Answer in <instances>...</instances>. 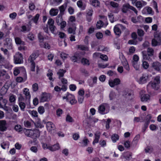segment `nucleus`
<instances>
[{"instance_id":"1","label":"nucleus","mask_w":161,"mask_h":161,"mask_svg":"<svg viewBox=\"0 0 161 161\" xmlns=\"http://www.w3.org/2000/svg\"><path fill=\"white\" fill-rule=\"evenodd\" d=\"M160 82V77H155L153 81L150 82L147 86V88L148 91L151 89L158 90L159 88V84Z\"/></svg>"},{"instance_id":"2","label":"nucleus","mask_w":161,"mask_h":161,"mask_svg":"<svg viewBox=\"0 0 161 161\" xmlns=\"http://www.w3.org/2000/svg\"><path fill=\"white\" fill-rule=\"evenodd\" d=\"M24 133L27 136L33 138H37L40 136L39 131L36 129L31 130L25 129Z\"/></svg>"},{"instance_id":"3","label":"nucleus","mask_w":161,"mask_h":161,"mask_svg":"<svg viewBox=\"0 0 161 161\" xmlns=\"http://www.w3.org/2000/svg\"><path fill=\"white\" fill-rule=\"evenodd\" d=\"M136 80L138 84L140 85L146 84L149 80V76L147 74H142Z\"/></svg>"},{"instance_id":"4","label":"nucleus","mask_w":161,"mask_h":161,"mask_svg":"<svg viewBox=\"0 0 161 161\" xmlns=\"http://www.w3.org/2000/svg\"><path fill=\"white\" fill-rule=\"evenodd\" d=\"M109 106V105L106 103L101 104L98 108V112L102 114L107 113L108 112Z\"/></svg>"},{"instance_id":"5","label":"nucleus","mask_w":161,"mask_h":161,"mask_svg":"<svg viewBox=\"0 0 161 161\" xmlns=\"http://www.w3.org/2000/svg\"><path fill=\"white\" fill-rule=\"evenodd\" d=\"M132 4L135 5L137 8L140 9L146 5L147 3L142 0H130Z\"/></svg>"},{"instance_id":"6","label":"nucleus","mask_w":161,"mask_h":161,"mask_svg":"<svg viewBox=\"0 0 161 161\" xmlns=\"http://www.w3.org/2000/svg\"><path fill=\"white\" fill-rule=\"evenodd\" d=\"M63 99H66L67 102H69L72 105L74 104L77 102L74 96L69 93H67L65 96L63 97Z\"/></svg>"},{"instance_id":"7","label":"nucleus","mask_w":161,"mask_h":161,"mask_svg":"<svg viewBox=\"0 0 161 161\" xmlns=\"http://www.w3.org/2000/svg\"><path fill=\"white\" fill-rule=\"evenodd\" d=\"M152 44L153 46H156L161 45V36L158 33L154 35V38L152 41Z\"/></svg>"},{"instance_id":"8","label":"nucleus","mask_w":161,"mask_h":161,"mask_svg":"<svg viewBox=\"0 0 161 161\" xmlns=\"http://www.w3.org/2000/svg\"><path fill=\"white\" fill-rule=\"evenodd\" d=\"M14 63L16 64H20L23 62V57L21 53L17 52L14 56Z\"/></svg>"},{"instance_id":"9","label":"nucleus","mask_w":161,"mask_h":161,"mask_svg":"<svg viewBox=\"0 0 161 161\" xmlns=\"http://www.w3.org/2000/svg\"><path fill=\"white\" fill-rule=\"evenodd\" d=\"M145 92L144 90H142L140 92V98L142 102H146L150 99V96L147 94H145Z\"/></svg>"},{"instance_id":"10","label":"nucleus","mask_w":161,"mask_h":161,"mask_svg":"<svg viewBox=\"0 0 161 161\" xmlns=\"http://www.w3.org/2000/svg\"><path fill=\"white\" fill-rule=\"evenodd\" d=\"M120 82L121 81L119 78H116L113 80H109L108 81V84L111 87H113L120 84Z\"/></svg>"},{"instance_id":"11","label":"nucleus","mask_w":161,"mask_h":161,"mask_svg":"<svg viewBox=\"0 0 161 161\" xmlns=\"http://www.w3.org/2000/svg\"><path fill=\"white\" fill-rule=\"evenodd\" d=\"M152 68L154 70L161 72V64L158 61L153 62L151 64Z\"/></svg>"},{"instance_id":"12","label":"nucleus","mask_w":161,"mask_h":161,"mask_svg":"<svg viewBox=\"0 0 161 161\" xmlns=\"http://www.w3.org/2000/svg\"><path fill=\"white\" fill-rule=\"evenodd\" d=\"M4 45L6 46L9 49H11L13 48L12 41L10 38H6L5 40Z\"/></svg>"},{"instance_id":"13","label":"nucleus","mask_w":161,"mask_h":161,"mask_svg":"<svg viewBox=\"0 0 161 161\" xmlns=\"http://www.w3.org/2000/svg\"><path fill=\"white\" fill-rule=\"evenodd\" d=\"M50 99L49 94L43 93H42L41 96L40 100L42 102H44L48 101L50 100Z\"/></svg>"},{"instance_id":"14","label":"nucleus","mask_w":161,"mask_h":161,"mask_svg":"<svg viewBox=\"0 0 161 161\" xmlns=\"http://www.w3.org/2000/svg\"><path fill=\"white\" fill-rule=\"evenodd\" d=\"M91 79L88 80V83L90 86L92 87L94 84H96L97 81V77L96 76H94L91 77Z\"/></svg>"},{"instance_id":"15","label":"nucleus","mask_w":161,"mask_h":161,"mask_svg":"<svg viewBox=\"0 0 161 161\" xmlns=\"http://www.w3.org/2000/svg\"><path fill=\"white\" fill-rule=\"evenodd\" d=\"M20 71L22 72L24 74L26 73L25 68L24 67H22L17 68H16L14 72V75H15L16 76L20 73Z\"/></svg>"},{"instance_id":"16","label":"nucleus","mask_w":161,"mask_h":161,"mask_svg":"<svg viewBox=\"0 0 161 161\" xmlns=\"http://www.w3.org/2000/svg\"><path fill=\"white\" fill-rule=\"evenodd\" d=\"M23 91L24 94L25 95L26 99L29 101L31 98V95L29 89L26 88H24Z\"/></svg>"},{"instance_id":"17","label":"nucleus","mask_w":161,"mask_h":161,"mask_svg":"<svg viewBox=\"0 0 161 161\" xmlns=\"http://www.w3.org/2000/svg\"><path fill=\"white\" fill-rule=\"evenodd\" d=\"M6 123L5 121L4 120L0 121V130L2 131H5L7 128L6 126Z\"/></svg>"},{"instance_id":"18","label":"nucleus","mask_w":161,"mask_h":161,"mask_svg":"<svg viewBox=\"0 0 161 161\" xmlns=\"http://www.w3.org/2000/svg\"><path fill=\"white\" fill-rule=\"evenodd\" d=\"M47 129L49 131L54 130L55 128L54 125L51 122H48L46 124Z\"/></svg>"},{"instance_id":"19","label":"nucleus","mask_w":161,"mask_h":161,"mask_svg":"<svg viewBox=\"0 0 161 161\" xmlns=\"http://www.w3.org/2000/svg\"><path fill=\"white\" fill-rule=\"evenodd\" d=\"M122 57L123 58V60L122 62V65L124 66L125 68L127 71H129L130 70V68L129 65L127 60L125 59V58L123 57V55H122Z\"/></svg>"},{"instance_id":"20","label":"nucleus","mask_w":161,"mask_h":161,"mask_svg":"<svg viewBox=\"0 0 161 161\" xmlns=\"http://www.w3.org/2000/svg\"><path fill=\"white\" fill-rule=\"evenodd\" d=\"M121 25H115L114 27V31L116 35L119 36L121 33V31L119 27L121 26Z\"/></svg>"},{"instance_id":"21","label":"nucleus","mask_w":161,"mask_h":161,"mask_svg":"<svg viewBox=\"0 0 161 161\" xmlns=\"http://www.w3.org/2000/svg\"><path fill=\"white\" fill-rule=\"evenodd\" d=\"M91 4L95 7H99L100 5L99 1L98 0H90Z\"/></svg>"},{"instance_id":"22","label":"nucleus","mask_w":161,"mask_h":161,"mask_svg":"<svg viewBox=\"0 0 161 161\" xmlns=\"http://www.w3.org/2000/svg\"><path fill=\"white\" fill-rule=\"evenodd\" d=\"M130 5L129 3H125L123 5L122 8V11L123 12L126 13L129 9H130Z\"/></svg>"},{"instance_id":"23","label":"nucleus","mask_w":161,"mask_h":161,"mask_svg":"<svg viewBox=\"0 0 161 161\" xmlns=\"http://www.w3.org/2000/svg\"><path fill=\"white\" fill-rule=\"evenodd\" d=\"M60 148L59 144L57 143L56 144L50 146L49 147V150L51 151H54L59 149Z\"/></svg>"},{"instance_id":"24","label":"nucleus","mask_w":161,"mask_h":161,"mask_svg":"<svg viewBox=\"0 0 161 161\" xmlns=\"http://www.w3.org/2000/svg\"><path fill=\"white\" fill-rule=\"evenodd\" d=\"M108 24V23L107 22L103 24V22L101 20H99L97 22L96 26L97 29H100L102 27H106Z\"/></svg>"},{"instance_id":"25","label":"nucleus","mask_w":161,"mask_h":161,"mask_svg":"<svg viewBox=\"0 0 161 161\" xmlns=\"http://www.w3.org/2000/svg\"><path fill=\"white\" fill-rule=\"evenodd\" d=\"M0 145L3 149H5L9 148V144L8 142L3 141L0 143Z\"/></svg>"},{"instance_id":"26","label":"nucleus","mask_w":161,"mask_h":161,"mask_svg":"<svg viewBox=\"0 0 161 161\" xmlns=\"http://www.w3.org/2000/svg\"><path fill=\"white\" fill-rule=\"evenodd\" d=\"M76 29V26L75 25L69 28L68 31L69 33L72 34L74 35L76 33L75 31Z\"/></svg>"},{"instance_id":"27","label":"nucleus","mask_w":161,"mask_h":161,"mask_svg":"<svg viewBox=\"0 0 161 161\" xmlns=\"http://www.w3.org/2000/svg\"><path fill=\"white\" fill-rule=\"evenodd\" d=\"M109 3L111 6L114 8H117L119 7V4L117 3L114 1H110L109 2L108 1H106L105 3V4L107 5Z\"/></svg>"},{"instance_id":"28","label":"nucleus","mask_w":161,"mask_h":161,"mask_svg":"<svg viewBox=\"0 0 161 161\" xmlns=\"http://www.w3.org/2000/svg\"><path fill=\"white\" fill-rule=\"evenodd\" d=\"M29 114L32 117L36 118L38 116V114L37 112L35 110H29L28 111Z\"/></svg>"},{"instance_id":"29","label":"nucleus","mask_w":161,"mask_h":161,"mask_svg":"<svg viewBox=\"0 0 161 161\" xmlns=\"http://www.w3.org/2000/svg\"><path fill=\"white\" fill-rule=\"evenodd\" d=\"M36 57V54H32L29 58L28 59V62L31 63H34V60L35 59Z\"/></svg>"},{"instance_id":"30","label":"nucleus","mask_w":161,"mask_h":161,"mask_svg":"<svg viewBox=\"0 0 161 161\" xmlns=\"http://www.w3.org/2000/svg\"><path fill=\"white\" fill-rule=\"evenodd\" d=\"M100 134L99 132H97L95 134V139L93 142V144H94L98 142L100 138Z\"/></svg>"},{"instance_id":"31","label":"nucleus","mask_w":161,"mask_h":161,"mask_svg":"<svg viewBox=\"0 0 161 161\" xmlns=\"http://www.w3.org/2000/svg\"><path fill=\"white\" fill-rule=\"evenodd\" d=\"M77 5L78 7L81 10H83L85 9V6L83 4V3L81 0H78L77 2Z\"/></svg>"},{"instance_id":"32","label":"nucleus","mask_w":161,"mask_h":161,"mask_svg":"<svg viewBox=\"0 0 161 161\" xmlns=\"http://www.w3.org/2000/svg\"><path fill=\"white\" fill-rule=\"evenodd\" d=\"M147 11V13L149 14L152 13V8L150 7H146L144 8L142 10V13L143 14H145V11Z\"/></svg>"},{"instance_id":"33","label":"nucleus","mask_w":161,"mask_h":161,"mask_svg":"<svg viewBox=\"0 0 161 161\" xmlns=\"http://www.w3.org/2000/svg\"><path fill=\"white\" fill-rule=\"evenodd\" d=\"M58 12V9L52 8L50 11V14L52 16H54L57 14Z\"/></svg>"},{"instance_id":"34","label":"nucleus","mask_w":161,"mask_h":161,"mask_svg":"<svg viewBox=\"0 0 161 161\" xmlns=\"http://www.w3.org/2000/svg\"><path fill=\"white\" fill-rule=\"evenodd\" d=\"M65 72L66 71L63 69H60L57 72V74L59 78L60 79L61 77H63Z\"/></svg>"},{"instance_id":"35","label":"nucleus","mask_w":161,"mask_h":161,"mask_svg":"<svg viewBox=\"0 0 161 161\" xmlns=\"http://www.w3.org/2000/svg\"><path fill=\"white\" fill-rule=\"evenodd\" d=\"M15 41L17 44L24 45L25 42L22 41L21 39L19 37H16L15 38Z\"/></svg>"},{"instance_id":"36","label":"nucleus","mask_w":161,"mask_h":161,"mask_svg":"<svg viewBox=\"0 0 161 161\" xmlns=\"http://www.w3.org/2000/svg\"><path fill=\"white\" fill-rule=\"evenodd\" d=\"M116 95L115 92L111 91L109 94V97L110 100H114L116 98Z\"/></svg>"},{"instance_id":"37","label":"nucleus","mask_w":161,"mask_h":161,"mask_svg":"<svg viewBox=\"0 0 161 161\" xmlns=\"http://www.w3.org/2000/svg\"><path fill=\"white\" fill-rule=\"evenodd\" d=\"M89 142V141L86 138H84L82 142H80V143L81 144L82 146L86 147V146Z\"/></svg>"},{"instance_id":"38","label":"nucleus","mask_w":161,"mask_h":161,"mask_svg":"<svg viewBox=\"0 0 161 161\" xmlns=\"http://www.w3.org/2000/svg\"><path fill=\"white\" fill-rule=\"evenodd\" d=\"M140 135H137L135 136L133 139L132 143L134 144L135 146H136L137 144L138 141L140 138Z\"/></svg>"},{"instance_id":"39","label":"nucleus","mask_w":161,"mask_h":161,"mask_svg":"<svg viewBox=\"0 0 161 161\" xmlns=\"http://www.w3.org/2000/svg\"><path fill=\"white\" fill-rule=\"evenodd\" d=\"M81 62L84 65H89L90 64L89 60L85 58H83L82 59Z\"/></svg>"},{"instance_id":"40","label":"nucleus","mask_w":161,"mask_h":161,"mask_svg":"<svg viewBox=\"0 0 161 161\" xmlns=\"http://www.w3.org/2000/svg\"><path fill=\"white\" fill-rule=\"evenodd\" d=\"M119 139V136L116 134L113 135L111 137V139L113 142H115Z\"/></svg>"},{"instance_id":"41","label":"nucleus","mask_w":161,"mask_h":161,"mask_svg":"<svg viewBox=\"0 0 161 161\" xmlns=\"http://www.w3.org/2000/svg\"><path fill=\"white\" fill-rule=\"evenodd\" d=\"M66 121L68 122H73L74 121V119L69 114L66 115Z\"/></svg>"},{"instance_id":"42","label":"nucleus","mask_w":161,"mask_h":161,"mask_svg":"<svg viewBox=\"0 0 161 161\" xmlns=\"http://www.w3.org/2000/svg\"><path fill=\"white\" fill-rule=\"evenodd\" d=\"M132 65L134 69L136 70H138L139 69L140 65L138 62L132 63Z\"/></svg>"},{"instance_id":"43","label":"nucleus","mask_w":161,"mask_h":161,"mask_svg":"<svg viewBox=\"0 0 161 161\" xmlns=\"http://www.w3.org/2000/svg\"><path fill=\"white\" fill-rule=\"evenodd\" d=\"M62 21V18L61 15H59L56 18V22L58 25H60V23Z\"/></svg>"},{"instance_id":"44","label":"nucleus","mask_w":161,"mask_h":161,"mask_svg":"<svg viewBox=\"0 0 161 161\" xmlns=\"http://www.w3.org/2000/svg\"><path fill=\"white\" fill-rule=\"evenodd\" d=\"M19 105L21 110L24 111L25 107V103L24 102H20L19 103Z\"/></svg>"},{"instance_id":"45","label":"nucleus","mask_w":161,"mask_h":161,"mask_svg":"<svg viewBox=\"0 0 161 161\" xmlns=\"http://www.w3.org/2000/svg\"><path fill=\"white\" fill-rule=\"evenodd\" d=\"M139 59V56L135 54L133 56L132 63L138 62Z\"/></svg>"},{"instance_id":"46","label":"nucleus","mask_w":161,"mask_h":161,"mask_svg":"<svg viewBox=\"0 0 161 161\" xmlns=\"http://www.w3.org/2000/svg\"><path fill=\"white\" fill-rule=\"evenodd\" d=\"M66 5H62L59 7V9L60 11V14H64V11L66 8Z\"/></svg>"},{"instance_id":"47","label":"nucleus","mask_w":161,"mask_h":161,"mask_svg":"<svg viewBox=\"0 0 161 161\" xmlns=\"http://www.w3.org/2000/svg\"><path fill=\"white\" fill-rule=\"evenodd\" d=\"M142 67L145 69H148L149 66V64L147 62L145 61L142 62Z\"/></svg>"},{"instance_id":"48","label":"nucleus","mask_w":161,"mask_h":161,"mask_svg":"<svg viewBox=\"0 0 161 161\" xmlns=\"http://www.w3.org/2000/svg\"><path fill=\"white\" fill-rule=\"evenodd\" d=\"M39 16V14H37L32 19V20H33L35 23L37 24V23Z\"/></svg>"},{"instance_id":"49","label":"nucleus","mask_w":161,"mask_h":161,"mask_svg":"<svg viewBox=\"0 0 161 161\" xmlns=\"http://www.w3.org/2000/svg\"><path fill=\"white\" fill-rule=\"evenodd\" d=\"M32 89L33 92H36L37 91L38 89V84L36 83L33 84L32 86Z\"/></svg>"},{"instance_id":"50","label":"nucleus","mask_w":161,"mask_h":161,"mask_svg":"<svg viewBox=\"0 0 161 161\" xmlns=\"http://www.w3.org/2000/svg\"><path fill=\"white\" fill-rule=\"evenodd\" d=\"M16 100V96L14 95H11L10 96L9 101L11 103L14 102Z\"/></svg>"},{"instance_id":"51","label":"nucleus","mask_w":161,"mask_h":161,"mask_svg":"<svg viewBox=\"0 0 161 161\" xmlns=\"http://www.w3.org/2000/svg\"><path fill=\"white\" fill-rule=\"evenodd\" d=\"M78 48L82 50H87L88 47L83 45H80L78 46Z\"/></svg>"},{"instance_id":"52","label":"nucleus","mask_w":161,"mask_h":161,"mask_svg":"<svg viewBox=\"0 0 161 161\" xmlns=\"http://www.w3.org/2000/svg\"><path fill=\"white\" fill-rule=\"evenodd\" d=\"M38 112L40 114H42L45 112L44 108L42 106H40L38 108Z\"/></svg>"},{"instance_id":"53","label":"nucleus","mask_w":161,"mask_h":161,"mask_svg":"<svg viewBox=\"0 0 161 161\" xmlns=\"http://www.w3.org/2000/svg\"><path fill=\"white\" fill-rule=\"evenodd\" d=\"M147 53L149 56H151L153 55V49L149 48L147 49Z\"/></svg>"},{"instance_id":"54","label":"nucleus","mask_w":161,"mask_h":161,"mask_svg":"<svg viewBox=\"0 0 161 161\" xmlns=\"http://www.w3.org/2000/svg\"><path fill=\"white\" fill-rule=\"evenodd\" d=\"M154 8L156 10L157 12H158V6L157 3L154 1H153L152 2Z\"/></svg>"},{"instance_id":"55","label":"nucleus","mask_w":161,"mask_h":161,"mask_svg":"<svg viewBox=\"0 0 161 161\" xmlns=\"http://www.w3.org/2000/svg\"><path fill=\"white\" fill-rule=\"evenodd\" d=\"M49 29L51 31V32L54 34H55V31L56 30V27H55L53 25H51L49 26Z\"/></svg>"},{"instance_id":"56","label":"nucleus","mask_w":161,"mask_h":161,"mask_svg":"<svg viewBox=\"0 0 161 161\" xmlns=\"http://www.w3.org/2000/svg\"><path fill=\"white\" fill-rule=\"evenodd\" d=\"M63 111L60 108H58L56 111V114L57 116L59 117L61 116L63 114Z\"/></svg>"},{"instance_id":"57","label":"nucleus","mask_w":161,"mask_h":161,"mask_svg":"<svg viewBox=\"0 0 161 161\" xmlns=\"http://www.w3.org/2000/svg\"><path fill=\"white\" fill-rule=\"evenodd\" d=\"M137 34L139 36H142L144 35V32L141 29H138L137 30Z\"/></svg>"},{"instance_id":"58","label":"nucleus","mask_w":161,"mask_h":161,"mask_svg":"<svg viewBox=\"0 0 161 161\" xmlns=\"http://www.w3.org/2000/svg\"><path fill=\"white\" fill-rule=\"evenodd\" d=\"M30 29H27L25 25H23L21 27L20 31L22 32H25L27 31H29Z\"/></svg>"},{"instance_id":"59","label":"nucleus","mask_w":161,"mask_h":161,"mask_svg":"<svg viewBox=\"0 0 161 161\" xmlns=\"http://www.w3.org/2000/svg\"><path fill=\"white\" fill-rule=\"evenodd\" d=\"M24 124L25 126L26 127H30L31 126V123L29 121H25L24 122Z\"/></svg>"},{"instance_id":"60","label":"nucleus","mask_w":161,"mask_h":161,"mask_svg":"<svg viewBox=\"0 0 161 161\" xmlns=\"http://www.w3.org/2000/svg\"><path fill=\"white\" fill-rule=\"evenodd\" d=\"M15 130L17 131L20 132L22 130V128L20 125H17L14 127Z\"/></svg>"},{"instance_id":"61","label":"nucleus","mask_w":161,"mask_h":161,"mask_svg":"<svg viewBox=\"0 0 161 161\" xmlns=\"http://www.w3.org/2000/svg\"><path fill=\"white\" fill-rule=\"evenodd\" d=\"M111 122V120L110 119H108L106 122V128L107 129H108L109 128V124Z\"/></svg>"},{"instance_id":"62","label":"nucleus","mask_w":161,"mask_h":161,"mask_svg":"<svg viewBox=\"0 0 161 161\" xmlns=\"http://www.w3.org/2000/svg\"><path fill=\"white\" fill-rule=\"evenodd\" d=\"M103 60L107 61L108 60V57L107 56L105 55L102 54H101L100 57Z\"/></svg>"},{"instance_id":"63","label":"nucleus","mask_w":161,"mask_h":161,"mask_svg":"<svg viewBox=\"0 0 161 161\" xmlns=\"http://www.w3.org/2000/svg\"><path fill=\"white\" fill-rule=\"evenodd\" d=\"M69 88L71 91H74L76 89V87L74 84H71L69 86Z\"/></svg>"},{"instance_id":"64","label":"nucleus","mask_w":161,"mask_h":161,"mask_svg":"<svg viewBox=\"0 0 161 161\" xmlns=\"http://www.w3.org/2000/svg\"><path fill=\"white\" fill-rule=\"evenodd\" d=\"M96 36L97 39H101L103 37V35L102 33L100 32H98L96 33Z\"/></svg>"}]
</instances>
